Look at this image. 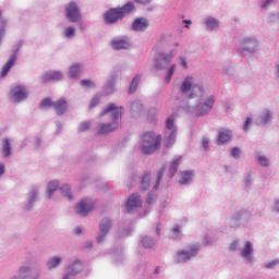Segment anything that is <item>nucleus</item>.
<instances>
[{"label": "nucleus", "mask_w": 279, "mask_h": 279, "mask_svg": "<svg viewBox=\"0 0 279 279\" xmlns=\"http://www.w3.org/2000/svg\"><path fill=\"white\" fill-rule=\"evenodd\" d=\"M100 98L99 96H95L90 101V108H95V106H99Z\"/></svg>", "instance_id": "44"}, {"label": "nucleus", "mask_w": 279, "mask_h": 279, "mask_svg": "<svg viewBox=\"0 0 279 279\" xmlns=\"http://www.w3.org/2000/svg\"><path fill=\"white\" fill-rule=\"evenodd\" d=\"M54 101L51 98H44L40 102V108H53Z\"/></svg>", "instance_id": "29"}, {"label": "nucleus", "mask_w": 279, "mask_h": 279, "mask_svg": "<svg viewBox=\"0 0 279 279\" xmlns=\"http://www.w3.org/2000/svg\"><path fill=\"white\" fill-rule=\"evenodd\" d=\"M149 27V21L145 17L136 19L133 22L134 32H145Z\"/></svg>", "instance_id": "14"}, {"label": "nucleus", "mask_w": 279, "mask_h": 279, "mask_svg": "<svg viewBox=\"0 0 279 279\" xmlns=\"http://www.w3.org/2000/svg\"><path fill=\"white\" fill-rule=\"evenodd\" d=\"M52 108L58 114H64V112H66V109L69 108V104L66 102V100L61 98L53 102Z\"/></svg>", "instance_id": "15"}, {"label": "nucleus", "mask_w": 279, "mask_h": 279, "mask_svg": "<svg viewBox=\"0 0 279 279\" xmlns=\"http://www.w3.org/2000/svg\"><path fill=\"white\" fill-rule=\"evenodd\" d=\"M197 252H199L198 245H192L190 250L178 251L177 253V262L178 263H186V260H191L193 256H197Z\"/></svg>", "instance_id": "5"}, {"label": "nucleus", "mask_w": 279, "mask_h": 279, "mask_svg": "<svg viewBox=\"0 0 279 279\" xmlns=\"http://www.w3.org/2000/svg\"><path fill=\"white\" fill-rule=\"evenodd\" d=\"M193 180V172L191 171H183L181 172V179H180V184H189Z\"/></svg>", "instance_id": "22"}, {"label": "nucleus", "mask_w": 279, "mask_h": 279, "mask_svg": "<svg viewBox=\"0 0 279 279\" xmlns=\"http://www.w3.org/2000/svg\"><path fill=\"white\" fill-rule=\"evenodd\" d=\"M58 190V181H52L48 183V197L53 195V191Z\"/></svg>", "instance_id": "28"}, {"label": "nucleus", "mask_w": 279, "mask_h": 279, "mask_svg": "<svg viewBox=\"0 0 279 279\" xmlns=\"http://www.w3.org/2000/svg\"><path fill=\"white\" fill-rule=\"evenodd\" d=\"M175 136H178V132L175 130H173L168 138V143L166 144V147H169L170 145H173V143H175Z\"/></svg>", "instance_id": "31"}, {"label": "nucleus", "mask_w": 279, "mask_h": 279, "mask_svg": "<svg viewBox=\"0 0 279 279\" xmlns=\"http://www.w3.org/2000/svg\"><path fill=\"white\" fill-rule=\"evenodd\" d=\"M278 264V262H270L269 264L266 265L267 269H272Z\"/></svg>", "instance_id": "48"}, {"label": "nucleus", "mask_w": 279, "mask_h": 279, "mask_svg": "<svg viewBox=\"0 0 279 279\" xmlns=\"http://www.w3.org/2000/svg\"><path fill=\"white\" fill-rule=\"evenodd\" d=\"M230 250L232 252H234V250H236V242H233L231 245H230Z\"/></svg>", "instance_id": "53"}, {"label": "nucleus", "mask_w": 279, "mask_h": 279, "mask_svg": "<svg viewBox=\"0 0 279 279\" xmlns=\"http://www.w3.org/2000/svg\"><path fill=\"white\" fill-rule=\"evenodd\" d=\"M136 104H133V108H135Z\"/></svg>", "instance_id": "61"}, {"label": "nucleus", "mask_w": 279, "mask_h": 279, "mask_svg": "<svg viewBox=\"0 0 279 279\" xmlns=\"http://www.w3.org/2000/svg\"><path fill=\"white\" fill-rule=\"evenodd\" d=\"M257 160L262 167H267V165H269V160L265 156H259Z\"/></svg>", "instance_id": "41"}, {"label": "nucleus", "mask_w": 279, "mask_h": 279, "mask_svg": "<svg viewBox=\"0 0 279 279\" xmlns=\"http://www.w3.org/2000/svg\"><path fill=\"white\" fill-rule=\"evenodd\" d=\"M75 35V28H73V27H68L66 29H65V37L66 38H71L72 36H74Z\"/></svg>", "instance_id": "42"}, {"label": "nucleus", "mask_w": 279, "mask_h": 279, "mask_svg": "<svg viewBox=\"0 0 279 279\" xmlns=\"http://www.w3.org/2000/svg\"><path fill=\"white\" fill-rule=\"evenodd\" d=\"M269 3H271V0H266V2L263 4V8H267V5H269Z\"/></svg>", "instance_id": "56"}, {"label": "nucleus", "mask_w": 279, "mask_h": 279, "mask_svg": "<svg viewBox=\"0 0 279 279\" xmlns=\"http://www.w3.org/2000/svg\"><path fill=\"white\" fill-rule=\"evenodd\" d=\"M104 114H111V123H101L98 125L97 134H109V132H114L119 129V119L123 117V107H119L114 104H109L100 113V117Z\"/></svg>", "instance_id": "1"}, {"label": "nucleus", "mask_w": 279, "mask_h": 279, "mask_svg": "<svg viewBox=\"0 0 279 279\" xmlns=\"http://www.w3.org/2000/svg\"><path fill=\"white\" fill-rule=\"evenodd\" d=\"M157 234H160V228L157 227Z\"/></svg>", "instance_id": "58"}, {"label": "nucleus", "mask_w": 279, "mask_h": 279, "mask_svg": "<svg viewBox=\"0 0 279 279\" xmlns=\"http://www.w3.org/2000/svg\"><path fill=\"white\" fill-rule=\"evenodd\" d=\"M271 119V113L269 110H266L263 112V116L260 117L262 123H267Z\"/></svg>", "instance_id": "34"}, {"label": "nucleus", "mask_w": 279, "mask_h": 279, "mask_svg": "<svg viewBox=\"0 0 279 279\" xmlns=\"http://www.w3.org/2000/svg\"><path fill=\"white\" fill-rule=\"evenodd\" d=\"M82 66L80 64H73L70 66V77H77L80 75Z\"/></svg>", "instance_id": "24"}, {"label": "nucleus", "mask_w": 279, "mask_h": 279, "mask_svg": "<svg viewBox=\"0 0 279 279\" xmlns=\"http://www.w3.org/2000/svg\"><path fill=\"white\" fill-rule=\"evenodd\" d=\"M155 274H158V268L155 269Z\"/></svg>", "instance_id": "60"}, {"label": "nucleus", "mask_w": 279, "mask_h": 279, "mask_svg": "<svg viewBox=\"0 0 279 279\" xmlns=\"http://www.w3.org/2000/svg\"><path fill=\"white\" fill-rule=\"evenodd\" d=\"M41 80L44 83L58 82L59 80H62V73L58 71L48 72L43 75Z\"/></svg>", "instance_id": "17"}, {"label": "nucleus", "mask_w": 279, "mask_h": 279, "mask_svg": "<svg viewBox=\"0 0 279 279\" xmlns=\"http://www.w3.org/2000/svg\"><path fill=\"white\" fill-rule=\"evenodd\" d=\"M165 174V168L163 169H161L159 172H158V174H157V183L155 184V191H157L158 190V186H159V184H160V180H162V175Z\"/></svg>", "instance_id": "39"}, {"label": "nucleus", "mask_w": 279, "mask_h": 279, "mask_svg": "<svg viewBox=\"0 0 279 279\" xmlns=\"http://www.w3.org/2000/svg\"><path fill=\"white\" fill-rule=\"evenodd\" d=\"M204 104L209 108V110H213V107L215 106V96H210Z\"/></svg>", "instance_id": "36"}, {"label": "nucleus", "mask_w": 279, "mask_h": 279, "mask_svg": "<svg viewBox=\"0 0 279 279\" xmlns=\"http://www.w3.org/2000/svg\"><path fill=\"white\" fill-rule=\"evenodd\" d=\"M175 73V64H172L171 68L168 71V75L166 77V82L167 84H169V82H171V77H173V74Z\"/></svg>", "instance_id": "33"}, {"label": "nucleus", "mask_w": 279, "mask_h": 279, "mask_svg": "<svg viewBox=\"0 0 279 279\" xmlns=\"http://www.w3.org/2000/svg\"><path fill=\"white\" fill-rule=\"evenodd\" d=\"M138 82H141V75H136L132 83H131V86H130V89L129 92L130 93H135L136 92V88H138Z\"/></svg>", "instance_id": "26"}, {"label": "nucleus", "mask_w": 279, "mask_h": 279, "mask_svg": "<svg viewBox=\"0 0 279 279\" xmlns=\"http://www.w3.org/2000/svg\"><path fill=\"white\" fill-rule=\"evenodd\" d=\"M181 93L184 95L190 93V99H195V97H204V88L197 84L193 77L187 76L182 85H181Z\"/></svg>", "instance_id": "4"}, {"label": "nucleus", "mask_w": 279, "mask_h": 279, "mask_svg": "<svg viewBox=\"0 0 279 279\" xmlns=\"http://www.w3.org/2000/svg\"><path fill=\"white\" fill-rule=\"evenodd\" d=\"M205 25L208 29H217L219 27V21L215 20V17H209L205 20Z\"/></svg>", "instance_id": "23"}, {"label": "nucleus", "mask_w": 279, "mask_h": 279, "mask_svg": "<svg viewBox=\"0 0 279 279\" xmlns=\"http://www.w3.org/2000/svg\"><path fill=\"white\" fill-rule=\"evenodd\" d=\"M208 112H210V108L206 107L204 102L196 106V117H204V114H208Z\"/></svg>", "instance_id": "21"}, {"label": "nucleus", "mask_w": 279, "mask_h": 279, "mask_svg": "<svg viewBox=\"0 0 279 279\" xmlns=\"http://www.w3.org/2000/svg\"><path fill=\"white\" fill-rule=\"evenodd\" d=\"M112 49L121 51V49H130V40L126 37H120L111 40Z\"/></svg>", "instance_id": "10"}, {"label": "nucleus", "mask_w": 279, "mask_h": 279, "mask_svg": "<svg viewBox=\"0 0 279 279\" xmlns=\"http://www.w3.org/2000/svg\"><path fill=\"white\" fill-rule=\"evenodd\" d=\"M60 263H62V258H60V257H54V258L50 259L47 264L48 269H53L54 267H58V265H60Z\"/></svg>", "instance_id": "27"}, {"label": "nucleus", "mask_w": 279, "mask_h": 279, "mask_svg": "<svg viewBox=\"0 0 279 279\" xmlns=\"http://www.w3.org/2000/svg\"><path fill=\"white\" fill-rule=\"evenodd\" d=\"M142 243L145 247H154L155 243L154 240L149 239V238H144L142 240Z\"/></svg>", "instance_id": "38"}, {"label": "nucleus", "mask_w": 279, "mask_h": 279, "mask_svg": "<svg viewBox=\"0 0 279 279\" xmlns=\"http://www.w3.org/2000/svg\"><path fill=\"white\" fill-rule=\"evenodd\" d=\"M82 232V229L80 227L74 229V234H80Z\"/></svg>", "instance_id": "54"}, {"label": "nucleus", "mask_w": 279, "mask_h": 279, "mask_svg": "<svg viewBox=\"0 0 279 279\" xmlns=\"http://www.w3.org/2000/svg\"><path fill=\"white\" fill-rule=\"evenodd\" d=\"M180 160H182V158L178 157L175 160L171 162V166H170L171 175H175V172L178 171V167L180 166Z\"/></svg>", "instance_id": "25"}, {"label": "nucleus", "mask_w": 279, "mask_h": 279, "mask_svg": "<svg viewBox=\"0 0 279 279\" xmlns=\"http://www.w3.org/2000/svg\"><path fill=\"white\" fill-rule=\"evenodd\" d=\"M81 86H85L86 88H95V83L90 80L81 81Z\"/></svg>", "instance_id": "35"}, {"label": "nucleus", "mask_w": 279, "mask_h": 279, "mask_svg": "<svg viewBox=\"0 0 279 279\" xmlns=\"http://www.w3.org/2000/svg\"><path fill=\"white\" fill-rule=\"evenodd\" d=\"M136 3H142L143 5H146L147 3H151V0H135Z\"/></svg>", "instance_id": "49"}, {"label": "nucleus", "mask_w": 279, "mask_h": 279, "mask_svg": "<svg viewBox=\"0 0 279 279\" xmlns=\"http://www.w3.org/2000/svg\"><path fill=\"white\" fill-rule=\"evenodd\" d=\"M162 143V136L154 134V132H146L142 140L143 154H154L157 149H160Z\"/></svg>", "instance_id": "2"}, {"label": "nucleus", "mask_w": 279, "mask_h": 279, "mask_svg": "<svg viewBox=\"0 0 279 279\" xmlns=\"http://www.w3.org/2000/svg\"><path fill=\"white\" fill-rule=\"evenodd\" d=\"M5 173V165L0 163V175H3Z\"/></svg>", "instance_id": "51"}, {"label": "nucleus", "mask_w": 279, "mask_h": 279, "mask_svg": "<svg viewBox=\"0 0 279 279\" xmlns=\"http://www.w3.org/2000/svg\"><path fill=\"white\" fill-rule=\"evenodd\" d=\"M146 202H147V204H154V202H156V198L154 197V195H148Z\"/></svg>", "instance_id": "47"}, {"label": "nucleus", "mask_w": 279, "mask_h": 279, "mask_svg": "<svg viewBox=\"0 0 279 279\" xmlns=\"http://www.w3.org/2000/svg\"><path fill=\"white\" fill-rule=\"evenodd\" d=\"M95 208V205H93V201L88 198L82 199L75 207V211L77 215H81V217H86Z\"/></svg>", "instance_id": "6"}, {"label": "nucleus", "mask_w": 279, "mask_h": 279, "mask_svg": "<svg viewBox=\"0 0 279 279\" xmlns=\"http://www.w3.org/2000/svg\"><path fill=\"white\" fill-rule=\"evenodd\" d=\"M253 247H254V245L252 244V242H246L245 243V246H244V248L242 251L243 258H245L246 260H251L252 259Z\"/></svg>", "instance_id": "19"}, {"label": "nucleus", "mask_w": 279, "mask_h": 279, "mask_svg": "<svg viewBox=\"0 0 279 279\" xmlns=\"http://www.w3.org/2000/svg\"><path fill=\"white\" fill-rule=\"evenodd\" d=\"M87 130H90V122H82L78 126V131L87 132Z\"/></svg>", "instance_id": "37"}, {"label": "nucleus", "mask_w": 279, "mask_h": 279, "mask_svg": "<svg viewBox=\"0 0 279 279\" xmlns=\"http://www.w3.org/2000/svg\"><path fill=\"white\" fill-rule=\"evenodd\" d=\"M3 34H4V31L1 29V31H0V40L3 38Z\"/></svg>", "instance_id": "57"}, {"label": "nucleus", "mask_w": 279, "mask_h": 279, "mask_svg": "<svg viewBox=\"0 0 279 279\" xmlns=\"http://www.w3.org/2000/svg\"><path fill=\"white\" fill-rule=\"evenodd\" d=\"M242 51L245 53V51L252 52L256 47H258V41L253 38H246L241 43Z\"/></svg>", "instance_id": "13"}, {"label": "nucleus", "mask_w": 279, "mask_h": 279, "mask_svg": "<svg viewBox=\"0 0 279 279\" xmlns=\"http://www.w3.org/2000/svg\"><path fill=\"white\" fill-rule=\"evenodd\" d=\"M183 23L187 24V25H185V27L189 28V25H191L192 22H191V20H184Z\"/></svg>", "instance_id": "55"}, {"label": "nucleus", "mask_w": 279, "mask_h": 279, "mask_svg": "<svg viewBox=\"0 0 279 279\" xmlns=\"http://www.w3.org/2000/svg\"><path fill=\"white\" fill-rule=\"evenodd\" d=\"M61 192L63 195H65V197H68V199H73V195H71V187L69 185H63L61 186Z\"/></svg>", "instance_id": "30"}, {"label": "nucleus", "mask_w": 279, "mask_h": 279, "mask_svg": "<svg viewBox=\"0 0 279 279\" xmlns=\"http://www.w3.org/2000/svg\"><path fill=\"white\" fill-rule=\"evenodd\" d=\"M181 66H183V69H187V64H186V60L184 58H181Z\"/></svg>", "instance_id": "50"}, {"label": "nucleus", "mask_w": 279, "mask_h": 279, "mask_svg": "<svg viewBox=\"0 0 279 279\" xmlns=\"http://www.w3.org/2000/svg\"><path fill=\"white\" fill-rule=\"evenodd\" d=\"M15 63H16V53L12 54L11 58L7 61V63L3 65L0 73L1 77H5V75L10 73V69H12Z\"/></svg>", "instance_id": "18"}, {"label": "nucleus", "mask_w": 279, "mask_h": 279, "mask_svg": "<svg viewBox=\"0 0 279 279\" xmlns=\"http://www.w3.org/2000/svg\"><path fill=\"white\" fill-rule=\"evenodd\" d=\"M232 132L227 129H221L218 133V145H225L228 141H231Z\"/></svg>", "instance_id": "16"}, {"label": "nucleus", "mask_w": 279, "mask_h": 279, "mask_svg": "<svg viewBox=\"0 0 279 279\" xmlns=\"http://www.w3.org/2000/svg\"><path fill=\"white\" fill-rule=\"evenodd\" d=\"M252 123V119L247 118L244 124V131L247 132L250 130V124Z\"/></svg>", "instance_id": "46"}, {"label": "nucleus", "mask_w": 279, "mask_h": 279, "mask_svg": "<svg viewBox=\"0 0 279 279\" xmlns=\"http://www.w3.org/2000/svg\"><path fill=\"white\" fill-rule=\"evenodd\" d=\"M142 189L147 191L149 189V174H145L142 179Z\"/></svg>", "instance_id": "32"}, {"label": "nucleus", "mask_w": 279, "mask_h": 279, "mask_svg": "<svg viewBox=\"0 0 279 279\" xmlns=\"http://www.w3.org/2000/svg\"><path fill=\"white\" fill-rule=\"evenodd\" d=\"M141 206H142L141 196L133 194L129 197L126 203L128 213H132L134 208H141Z\"/></svg>", "instance_id": "11"}, {"label": "nucleus", "mask_w": 279, "mask_h": 279, "mask_svg": "<svg viewBox=\"0 0 279 279\" xmlns=\"http://www.w3.org/2000/svg\"><path fill=\"white\" fill-rule=\"evenodd\" d=\"M27 270V268H21V271H26Z\"/></svg>", "instance_id": "59"}, {"label": "nucleus", "mask_w": 279, "mask_h": 279, "mask_svg": "<svg viewBox=\"0 0 279 279\" xmlns=\"http://www.w3.org/2000/svg\"><path fill=\"white\" fill-rule=\"evenodd\" d=\"M65 16L72 23H77V21L82 19V14H80V8H77V4H75V2H71L65 8Z\"/></svg>", "instance_id": "7"}, {"label": "nucleus", "mask_w": 279, "mask_h": 279, "mask_svg": "<svg viewBox=\"0 0 279 279\" xmlns=\"http://www.w3.org/2000/svg\"><path fill=\"white\" fill-rule=\"evenodd\" d=\"M173 60V52L170 53H160L157 60L155 61V69L162 70L167 69L171 61Z\"/></svg>", "instance_id": "8"}, {"label": "nucleus", "mask_w": 279, "mask_h": 279, "mask_svg": "<svg viewBox=\"0 0 279 279\" xmlns=\"http://www.w3.org/2000/svg\"><path fill=\"white\" fill-rule=\"evenodd\" d=\"M240 154H241V149H239V147H234L231 149V156L233 158H239Z\"/></svg>", "instance_id": "45"}, {"label": "nucleus", "mask_w": 279, "mask_h": 279, "mask_svg": "<svg viewBox=\"0 0 279 279\" xmlns=\"http://www.w3.org/2000/svg\"><path fill=\"white\" fill-rule=\"evenodd\" d=\"M134 10V2H128L122 8L110 9L105 13V21L108 25L121 21L125 14H130Z\"/></svg>", "instance_id": "3"}, {"label": "nucleus", "mask_w": 279, "mask_h": 279, "mask_svg": "<svg viewBox=\"0 0 279 279\" xmlns=\"http://www.w3.org/2000/svg\"><path fill=\"white\" fill-rule=\"evenodd\" d=\"M172 232H173L172 239H178V236L182 234V231H180V227H173Z\"/></svg>", "instance_id": "43"}, {"label": "nucleus", "mask_w": 279, "mask_h": 279, "mask_svg": "<svg viewBox=\"0 0 279 279\" xmlns=\"http://www.w3.org/2000/svg\"><path fill=\"white\" fill-rule=\"evenodd\" d=\"M2 154L4 158H8L10 154H12V145L10 144V140L4 138L2 141Z\"/></svg>", "instance_id": "20"}, {"label": "nucleus", "mask_w": 279, "mask_h": 279, "mask_svg": "<svg viewBox=\"0 0 279 279\" xmlns=\"http://www.w3.org/2000/svg\"><path fill=\"white\" fill-rule=\"evenodd\" d=\"M204 149H208V140H203Z\"/></svg>", "instance_id": "52"}, {"label": "nucleus", "mask_w": 279, "mask_h": 279, "mask_svg": "<svg viewBox=\"0 0 279 279\" xmlns=\"http://www.w3.org/2000/svg\"><path fill=\"white\" fill-rule=\"evenodd\" d=\"M112 226V222L108 219L102 220L100 223V234L97 236L98 243H104V239L106 238V234L110 231V228Z\"/></svg>", "instance_id": "12"}, {"label": "nucleus", "mask_w": 279, "mask_h": 279, "mask_svg": "<svg viewBox=\"0 0 279 279\" xmlns=\"http://www.w3.org/2000/svg\"><path fill=\"white\" fill-rule=\"evenodd\" d=\"M174 123H175V120L173 119V117H169V118L167 119V122H166V128H167L168 130H173Z\"/></svg>", "instance_id": "40"}, {"label": "nucleus", "mask_w": 279, "mask_h": 279, "mask_svg": "<svg viewBox=\"0 0 279 279\" xmlns=\"http://www.w3.org/2000/svg\"><path fill=\"white\" fill-rule=\"evenodd\" d=\"M10 95L13 101H23V99H26L27 97V89L21 85H17L10 90Z\"/></svg>", "instance_id": "9"}]
</instances>
